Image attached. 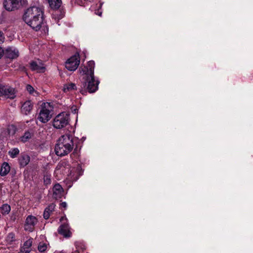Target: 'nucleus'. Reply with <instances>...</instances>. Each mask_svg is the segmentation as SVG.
Returning <instances> with one entry per match:
<instances>
[{"label":"nucleus","instance_id":"obj_16","mask_svg":"<svg viewBox=\"0 0 253 253\" xmlns=\"http://www.w3.org/2000/svg\"><path fill=\"white\" fill-rule=\"evenodd\" d=\"M18 161L20 166L24 167L29 164L30 161V157L27 154H22L19 158Z\"/></svg>","mask_w":253,"mask_h":253},{"label":"nucleus","instance_id":"obj_15","mask_svg":"<svg viewBox=\"0 0 253 253\" xmlns=\"http://www.w3.org/2000/svg\"><path fill=\"white\" fill-rule=\"evenodd\" d=\"M33 104L30 100L25 102L22 106L21 112L25 115L29 114L33 109Z\"/></svg>","mask_w":253,"mask_h":253},{"label":"nucleus","instance_id":"obj_27","mask_svg":"<svg viewBox=\"0 0 253 253\" xmlns=\"http://www.w3.org/2000/svg\"><path fill=\"white\" fill-rule=\"evenodd\" d=\"M15 240V234L12 233H9L6 238V241L7 243L11 244Z\"/></svg>","mask_w":253,"mask_h":253},{"label":"nucleus","instance_id":"obj_25","mask_svg":"<svg viewBox=\"0 0 253 253\" xmlns=\"http://www.w3.org/2000/svg\"><path fill=\"white\" fill-rule=\"evenodd\" d=\"M32 137V134L29 131H26L24 134L20 137V140L22 142L28 141Z\"/></svg>","mask_w":253,"mask_h":253},{"label":"nucleus","instance_id":"obj_23","mask_svg":"<svg viewBox=\"0 0 253 253\" xmlns=\"http://www.w3.org/2000/svg\"><path fill=\"white\" fill-rule=\"evenodd\" d=\"M76 89V86L75 84L70 83L64 85L63 90L64 92L70 91Z\"/></svg>","mask_w":253,"mask_h":253},{"label":"nucleus","instance_id":"obj_18","mask_svg":"<svg viewBox=\"0 0 253 253\" xmlns=\"http://www.w3.org/2000/svg\"><path fill=\"white\" fill-rule=\"evenodd\" d=\"M10 169V167L7 163L4 162L1 167L0 174L2 176L7 175Z\"/></svg>","mask_w":253,"mask_h":253},{"label":"nucleus","instance_id":"obj_2","mask_svg":"<svg viewBox=\"0 0 253 253\" xmlns=\"http://www.w3.org/2000/svg\"><path fill=\"white\" fill-rule=\"evenodd\" d=\"M43 12L42 9L37 6L28 8L25 12L23 19L25 23L36 31L41 29L47 30L46 24L43 22Z\"/></svg>","mask_w":253,"mask_h":253},{"label":"nucleus","instance_id":"obj_14","mask_svg":"<svg viewBox=\"0 0 253 253\" xmlns=\"http://www.w3.org/2000/svg\"><path fill=\"white\" fill-rule=\"evenodd\" d=\"M63 189L59 184H55L53 188V197L56 199H60L63 195Z\"/></svg>","mask_w":253,"mask_h":253},{"label":"nucleus","instance_id":"obj_34","mask_svg":"<svg viewBox=\"0 0 253 253\" xmlns=\"http://www.w3.org/2000/svg\"><path fill=\"white\" fill-rule=\"evenodd\" d=\"M30 252H29L28 251H26L25 250H22V248H21L20 252L19 253H30Z\"/></svg>","mask_w":253,"mask_h":253},{"label":"nucleus","instance_id":"obj_17","mask_svg":"<svg viewBox=\"0 0 253 253\" xmlns=\"http://www.w3.org/2000/svg\"><path fill=\"white\" fill-rule=\"evenodd\" d=\"M55 208V205L52 203L45 208L43 214V217L45 219H47L49 217L50 213L54 211Z\"/></svg>","mask_w":253,"mask_h":253},{"label":"nucleus","instance_id":"obj_9","mask_svg":"<svg viewBox=\"0 0 253 253\" xmlns=\"http://www.w3.org/2000/svg\"><path fill=\"white\" fill-rule=\"evenodd\" d=\"M38 222V219L36 216L32 215H28L25 220L24 229L29 232H32Z\"/></svg>","mask_w":253,"mask_h":253},{"label":"nucleus","instance_id":"obj_21","mask_svg":"<svg viewBox=\"0 0 253 253\" xmlns=\"http://www.w3.org/2000/svg\"><path fill=\"white\" fill-rule=\"evenodd\" d=\"M51 174L48 173L47 172H45L43 175V183L45 186H47L50 185L51 183Z\"/></svg>","mask_w":253,"mask_h":253},{"label":"nucleus","instance_id":"obj_38","mask_svg":"<svg viewBox=\"0 0 253 253\" xmlns=\"http://www.w3.org/2000/svg\"><path fill=\"white\" fill-rule=\"evenodd\" d=\"M96 14H98L99 16H101L102 14V12H98V13H96Z\"/></svg>","mask_w":253,"mask_h":253},{"label":"nucleus","instance_id":"obj_31","mask_svg":"<svg viewBox=\"0 0 253 253\" xmlns=\"http://www.w3.org/2000/svg\"><path fill=\"white\" fill-rule=\"evenodd\" d=\"M5 37L2 32L0 31V43H3L4 42Z\"/></svg>","mask_w":253,"mask_h":253},{"label":"nucleus","instance_id":"obj_28","mask_svg":"<svg viewBox=\"0 0 253 253\" xmlns=\"http://www.w3.org/2000/svg\"><path fill=\"white\" fill-rule=\"evenodd\" d=\"M16 131V128L13 125L10 126L7 128V132L8 133V134L10 136H11V135L13 136V135H14Z\"/></svg>","mask_w":253,"mask_h":253},{"label":"nucleus","instance_id":"obj_5","mask_svg":"<svg viewBox=\"0 0 253 253\" xmlns=\"http://www.w3.org/2000/svg\"><path fill=\"white\" fill-rule=\"evenodd\" d=\"M69 123V116L66 113L57 115L53 120V126L57 129H61L67 126Z\"/></svg>","mask_w":253,"mask_h":253},{"label":"nucleus","instance_id":"obj_11","mask_svg":"<svg viewBox=\"0 0 253 253\" xmlns=\"http://www.w3.org/2000/svg\"><path fill=\"white\" fill-rule=\"evenodd\" d=\"M30 68L32 70L36 71L37 72L42 73L45 70L44 64L39 59L32 61L30 63Z\"/></svg>","mask_w":253,"mask_h":253},{"label":"nucleus","instance_id":"obj_37","mask_svg":"<svg viewBox=\"0 0 253 253\" xmlns=\"http://www.w3.org/2000/svg\"><path fill=\"white\" fill-rule=\"evenodd\" d=\"M103 4V2L100 1L98 6H97L98 9L101 8L102 5Z\"/></svg>","mask_w":253,"mask_h":253},{"label":"nucleus","instance_id":"obj_10","mask_svg":"<svg viewBox=\"0 0 253 253\" xmlns=\"http://www.w3.org/2000/svg\"><path fill=\"white\" fill-rule=\"evenodd\" d=\"M15 93L13 88L0 84V96L4 95L7 98L13 99L15 97Z\"/></svg>","mask_w":253,"mask_h":253},{"label":"nucleus","instance_id":"obj_6","mask_svg":"<svg viewBox=\"0 0 253 253\" xmlns=\"http://www.w3.org/2000/svg\"><path fill=\"white\" fill-rule=\"evenodd\" d=\"M80 63V56L78 54H76L67 60L65 63V67L68 70L74 71L78 67Z\"/></svg>","mask_w":253,"mask_h":253},{"label":"nucleus","instance_id":"obj_8","mask_svg":"<svg viewBox=\"0 0 253 253\" xmlns=\"http://www.w3.org/2000/svg\"><path fill=\"white\" fill-rule=\"evenodd\" d=\"M55 171L57 173L69 175L72 174V170H71V167L68 162L63 161L58 164Z\"/></svg>","mask_w":253,"mask_h":253},{"label":"nucleus","instance_id":"obj_12","mask_svg":"<svg viewBox=\"0 0 253 253\" xmlns=\"http://www.w3.org/2000/svg\"><path fill=\"white\" fill-rule=\"evenodd\" d=\"M58 232L60 234L66 238L70 237L72 235L68 223L61 224L58 229Z\"/></svg>","mask_w":253,"mask_h":253},{"label":"nucleus","instance_id":"obj_20","mask_svg":"<svg viewBox=\"0 0 253 253\" xmlns=\"http://www.w3.org/2000/svg\"><path fill=\"white\" fill-rule=\"evenodd\" d=\"M0 210L1 213L3 215H5L9 213L11 210V208L9 205L4 204L0 207Z\"/></svg>","mask_w":253,"mask_h":253},{"label":"nucleus","instance_id":"obj_32","mask_svg":"<svg viewBox=\"0 0 253 253\" xmlns=\"http://www.w3.org/2000/svg\"><path fill=\"white\" fill-rule=\"evenodd\" d=\"M58 12H60V14L59 17H57V18L58 19H61L64 16V14L62 13V12H60V11H55L54 14H53V16H55L56 15H58Z\"/></svg>","mask_w":253,"mask_h":253},{"label":"nucleus","instance_id":"obj_35","mask_svg":"<svg viewBox=\"0 0 253 253\" xmlns=\"http://www.w3.org/2000/svg\"><path fill=\"white\" fill-rule=\"evenodd\" d=\"M81 243L79 242H76L75 243V245L76 247V249L77 250H79V245Z\"/></svg>","mask_w":253,"mask_h":253},{"label":"nucleus","instance_id":"obj_19","mask_svg":"<svg viewBox=\"0 0 253 253\" xmlns=\"http://www.w3.org/2000/svg\"><path fill=\"white\" fill-rule=\"evenodd\" d=\"M50 7L52 9H58L62 3L61 0H47Z\"/></svg>","mask_w":253,"mask_h":253},{"label":"nucleus","instance_id":"obj_1","mask_svg":"<svg viewBox=\"0 0 253 253\" xmlns=\"http://www.w3.org/2000/svg\"><path fill=\"white\" fill-rule=\"evenodd\" d=\"M94 67L95 62L91 60L87 62L86 66H81L79 69L80 74L83 76L84 82L80 88V91L83 94H85L87 91L89 93H93L98 89L99 82L94 79Z\"/></svg>","mask_w":253,"mask_h":253},{"label":"nucleus","instance_id":"obj_22","mask_svg":"<svg viewBox=\"0 0 253 253\" xmlns=\"http://www.w3.org/2000/svg\"><path fill=\"white\" fill-rule=\"evenodd\" d=\"M32 245V239H29L27 240L26 242H25L23 247H22L21 248L22 249V250H25L26 251H28L29 252H30L31 251V246Z\"/></svg>","mask_w":253,"mask_h":253},{"label":"nucleus","instance_id":"obj_33","mask_svg":"<svg viewBox=\"0 0 253 253\" xmlns=\"http://www.w3.org/2000/svg\"><path fill=\"white\" fill-rule=\"evenodd\" d=\"M60 206L62 208H66L67 207V203L65 202H62L60 204Z\"/></svg>","mask_w":253,"mask_h":253},{"label":"nucleus","instance_id":"obj_39","mask_svg":"<svg viewBox=\"0 0 253 253\" xmlns=\"http://www.w3.org/2000/svg\"><path fill=\"white\" fill-rule=\"evenodd\" d=\"M75 253H79L78 251L76 252Z\"/></svg>","mask_w":253,"mask_h":253},{"label":"nucleus","instance_id":"obj_30","mask_svg":"<svg viewBox=\"0 0 253 253\" xmlns=\"http://www.w3.org/2000/svg\"><path fill=\"white\" fill-rule=\"evenodd\" d=\"M72 1H74L75 3L80 5H82L85 1H87V0H71Z\"/></svg>","mask_w":253,"mask_h":253},{"label":"nucleus","instance_id":"obj_4","mask_svg":"<svg viewBox=\"0 0 253 253\" xmlns=\"http://www.w3.org/2000/svg\"><path fill=\"white\" fill-rule=\"evenodd\" d=\"M52 107L49 103H43L41 108L38 119L43 123L47 122L51 118V111Z\"/></svg>","mask_w":253,"mask_h":253},{"label":"nucleus","instance_id":"obj_13","mask_svg":"<svg viewBox=\"0 0 253 253\" xmlns=\"http://www.w3.org/2000/svg\"><path fill=\"white\" fill-rule=\"evenodd\" d=\"M5 55L7 58L13 59L19 56V52L15 48L9 47L6 49Z\"/></svg>","mask_w":253,"mask_h":253},{"label":"nucleus","instance_id":"obj_36","mask_svg":"<svg viewBox=\"0 0 253 253\" xmlns=\"http://www.w3.org/2000/svg\"><path fill=\"white\" fill-rule=\"evenodd\" d=\"M3 54V50L1 48V47H0V59L1 58V56H2Z\"/></svg>","mask_w":253,"mask_h":253},{"label":"nucleus","instance_id":"obj_7","mask_svg":"<svg viewBox=\"0 0 253 253\" xmlns=\"http://www.w3.org/2000/svg\"><path fill=\"white\" fill-rule=\"evenodd\" d=\"M23 0H4L3 6L8 11L17 10L22 7Z\"/></svg>","mask_w":253,"mask_h":253},{"label":"nucleus","instance_id":"obj_26","mask_svg":"<svg viewBox=\"0 0 253 253\" xmlns=\"http://www.w3.org/2000/svg\"><path fill=\"white\" fill-rule=\"evenodd\" d=\"M19 150L17 148H15L9 151L8 154L11 158H14L19 154Z\"/></svg>","mask_w":253,"mask_h":253},{"label":"nucleus","instance_id":"obj_3","mask_svg":"<svg viewBox=\"0 0 253 253\" xmlns=\"http://www.w3.org/2000/svg\"><path fill=\"white\" fill-rule=\"evenodd\" d=\"M74 147V137L70 133H67L61 135L57 140L55 152L58 156H64L69 154Z\"/></svg>","mask_w":253,"mask_h":253},{"label":"nucleus","instance_id":"obj_29","mask_svg":"<svg viewBox=\"0 0 253 253\" xmlns=\"http://www.w3.org/2000/svg\"><path fill=\"white\" fill-rule=\"evenodd\" d=\"M26 89L27 91L29 92L30 94H33L34 92H36L35 91L34 88L33 86H32L31 85L28 84L26 86Z\"/></svg>","mask_w":253,"mask_h":253},{"label":"nucleus","instance_id":"obj_24","mask_svg":"<svg viewBox=\"0 0 253 253\" xmlns=\"http://www.w3.org/2000/svg\"><path fill=\"white\" fill-rule=\"evenodd\" d=\"M48 244L45 242H40L38 245V251L41 253L44 252L47 249Z\"/></svg>","mask_w":253,"mask_h":253}]
</instances>
